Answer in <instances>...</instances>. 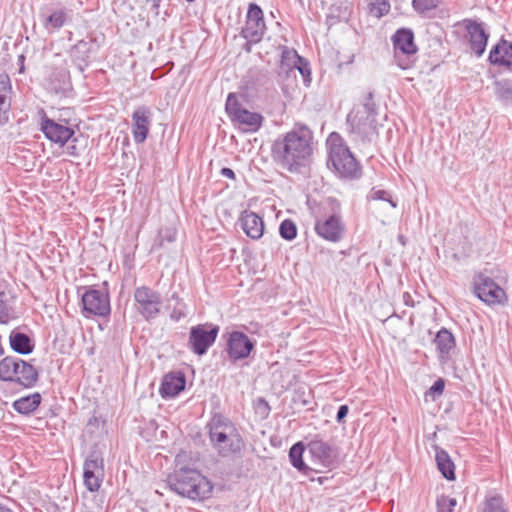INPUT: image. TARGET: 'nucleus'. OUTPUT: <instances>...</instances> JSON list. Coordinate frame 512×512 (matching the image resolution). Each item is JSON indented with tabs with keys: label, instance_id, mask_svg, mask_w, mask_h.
<instances>
[{
	"label": "nucleus",
	"instance_id": "49",
	"mask_svg": "<svg viewBox=\"0 0 512 512\" xmlns=\"http://www.w3.org/2000/svg\"><path fill=\"white\" fill-rule=\"evenodd\" d=\"M24 59H25V58H24V56H23V55H20V56H19V61L22 63L21 68H20V72H23V70H24V66H23V61H24Z\"/></svg>",
	"mask_w": 512,
	"mask_h": 512
},
{
	"label": "nucleus",
	"instance_id": "27",
	"mask_svg": "<svg viewBox=\"0 0 512 512\" xmlns=\"http://www.w3.org/2000/svg\"><path fill=\"white\" fill-rule=\"evenodd\" d=\"M9 344L14 352L22 355L30 354L34 350V343L32 339L27 334L16 330L11 331L9 335Z\"/></svg>",
	"mask_w": 512,
	"mask_h": 512
},
{
	"label": "nucleus",
	"instance_id": "46",
	"mask_svg": "<svg viewBox=\"0 0 512 512\" xmlns=\"http://www.w3.org/2000/svg\"><path fill=\"white\" fill-rule=\"evenodd\" d=\"M70 140H71L72 144L67 147V152L71 156H78L79 151L77 150V146L75 144L78 141V139L76 137H72V139H70Z\"/></svg>",
	"mask_w": 512,
	"mask_h": 512
},
{
	"label": "nucleus",
	"instance_id": "42",
	"mask_svg": "<svg viewBox=\"0 0 512 512\" xmlns=\"http://www.w3.org/2000/svg\"><path fill=\"white\" fill-rule=\"evenodd\" d=\"M369 199H372V200H383V201H387L390 203V205L395 208L397 206L396 202L392 199L391 195L389 192L385 191V190H377L375 188H373L370 193H369Z\"/></svg>",
	"mask_w": 512,
	"mask_h": 512
},
{
	"label": "nucleus",
	"instance_id": "21",
	"mask_svg": "<svg viewBox=\"0 0 512 512\" xmlns=\"http://www.w3.org/2000/svg\"><path fill=\"white\" fill-rule=\"evenodd\" d=\"M185 384L184 374L181 372H171L164 376L159 392L163 398L175 397L184 390Z\"/></svg>",
	"mask_w": 512,
	"mask_h": 512
},
{
	"label": "nucleus",
	"instance_id": "28",
	"mask_svg": "<svg viewBox=\"0 0 512 512\" xmlns=\"http://www.w3.org/2000/svg\"><path fill=\"white\" fill-rule=\"evenodd\" d=\"M41 400V394L35 392L15 400L13 402V408L20 414L29 415L39 407Z\"/></svg>",
	"mask_w": 512,
	"mask_h": 512
},
{
	"label": "nucleus",
	"instance_id": "43",
	"mask_svg": "<svg viewBox=\"0 0 512 512\" xmlns=\"http://www.w3.org/2000/svg\"><path fill=\"white\" fill-rule=\"evenodd\" d=\"M440 0H413L412 4L416 11L425 12L437 7Z\"/></svg>",
	"mask_w": 512,
	"mask_h": 512
},
{
	"label": "nucleus",
	"instance_id": "53",
	"mask_svg": "<svg viewBox=\"0 0 512 512\" xmlns=\"http://www.w3.org/2000/svg\"><path fill=\"white\" fill-rule=\"evenodd\" d=\"M288 60H286L285 62H287ZM286 66H289V63H285Z\"/></svg>",
	"mask_w": 512,
	"mask_h": 512
},
{
	"label": "nucleus",
	"instance_id": "23",
	"mask_svg": "<svg viewBox=\"0 0 512 512\" xmlns=\"http://www.w3.org/2000/svg\"><path fill=\"white\" fill-rule=\"evenodd\" d=\"M11 81L6 73L0 74V124L3 125L9 120L11 107Z\"/></svg>",
	"mask_w": 512,
	"mask_h": 512
},
{
	"label": "nucleus",
	"instance_id": "41",
	"mask_svg": "<svg viewBox=\"0 0 512 512\" xmlns=\"http://www.w3.org/2000/svg\"><path fill=\"white\" fill-rule=\"evenodd\" d=\"M172 298L176 300V305L173 307L170 313V318L173 321L178 322L181 318L186 316L185 304L179 299V297L176 294H173Z\"/></svg>",
	"mask_w": 512,
	"mask_h": 512
},
{
	"label": "nucleus",
	"instance_id": "11",
	"mask_svg": "<svg viewBox=\"0 0 512 512\" xmlns=\"http://www.w3.org/2000/svg\"><path fill=\"white\" fill-rule=\"evenodd\" d=\"M265 30L263 11L258 5L250 4L245 26L242 28V36L251 43H257L262 39Z\"/></svg>",
	"mask_w": 512,
	"mask_h": 512
},
{
	"label": "nucleus",
	"instance_id": "10",
	"mask_svg": "<svg viewBox=\"0 0 512 512\" xmlns=\"http://www.w3.org/2000/svg\"><path fill=\"white\" fill-rule=\"evenodd\" d=\"M392 40L398 66L402 69L409 68L411 62L408 57L417 52L413 31L411 29L401 28L396 31Z\"/></svg>",
	"mask_w": 512,
	"mask_h": 512
},
{
	"label": "nucleus",
	"instance_id": "33",
	"mask_svg": "<svg viewBox=\"0 0 512 512\" xmlns=\"http://www.w3.org/2000/svg\"><path fill=\"white\" fill-rule=\"evenodd\" d=\"M66 22V13L63 10H56L44 19L43 26L46 30L60 29Z\"/></svg>",
	"mask_w": 512,
	"mask_h": 512
},
{
	"label": "nucleus",
	"instance_id": "30",
	"mask_svg": "<svg viewBox=\"0 0 512 512\" xmlns=\"http://www.w3.org/2000/svg\"><path fill=\"white\" fill-rule=\"evenodd\" d=\"M90 48V42L80 40L70 49L71 59L81 71H83V67L87 64Z\"/></svg>",
	"mask_w": 512,
	"mask_h": 512
},
{
	"label": "nucleus",
	"instance_id": "34",
	"mask_svg": "<svg viewBox=\"0 0 512 512\" xmlns=\"http://www.w3.org/2000/svg\"><path fill=\"white\" fill-rule=\"evenodd\" d=\"M496 96L504 101H512V83L509 80H498L494 83Z\"/></svg>",
	"mask_w": 512,
	"mask_h": 512
},
{
	"label": "nucleus",
	"instance_id": "40",
	"mask_svg": "<svg viewBox=\"0 0 512 512\" xmlns=\"http://www.w3.org/2000/svg\"><path fill=\"white\" fill-rule=\"evenodd\" d=\"M437 512H453L457 505V500L446 495H441L437 499Z\"/></svg>",
	"mask_w": 512,
	"mask_h": 512
},
{
	"label": "nucleus",
	"instance_id": "5",
	"mask_svg": "<svg viewBox=\"0 0 512 512\" xmlns=\"http://www.w3.org/2000/svg\"><path fill=\"white\" fill-rule=\"evenodd\" d=\"M37 369L30 363L15 356L0 361V380L15 382L25 388H32L38 381Z\"/></svg>",
	"mask_w": 512,
	"mask_h": 512
},
{
	"label": "nucleus",
	"instance_id": "7",
	"mask_svg": "<svg viewBox=\"0 0 512 512\" xmlns=\"http://www.w3.org/2000/svg\"><path fill=\"white\" fill-rule=\"evenodd\" d=\"M473 287L475 295L489 306L505 305L508 301L505 290L484 273L474 276Z\"/></svg>",
	"mask_w": 512,
	"mask_h": 512
},
{
	"label": "nucleus",
	"instance_id": "15",
	"mask_svg": "<svg viewBox=\"0 0 512 512\" xmlns=\"http://www.w3.org/2000/svg\"><path fill=\"white\" fill-rule=\"evenodd\" d=\"M376 116L362 113L356 110L347 117L353 133L357 134L362 140H370V137L376 134Z\"/></svg>",
	"mask_w": 512,
	"mask_h": 512
},
{
	"label": "nucleus",
	"instance_id": "2",
	"mask_svg": "<svg viewBox=\"0 0 512 512\" xmlns=\"http://www.w3.org/2000/svg\"><path fill=\"white\" fill-rule=\"evenodd\" d=\"M209 440L213 449L221 457L239 453L244 441L235 424L221 414H215L207 424Z\"/></svg>",
	"mask_w": 512,
	"mask_h": 512
},
{
	"label": "nucleus",
	"instance_id": "22",
	"mask_svg": "<svg viewBox=\"0 0 512 512\" xmlns=\"http://www.w3.org/2000/svg\"><path fill=\"white\" fill-rule=\"evenodd\" d=\"M489 61L494 65H501L512 70V43L501 40L489 54Z\"/></svg>",
	"mask_w": 512,
	"mask_h": 512
},
{
	"label": "nucleus",
	"instance_id": "18",
	"mask_svg": "<svg viewBox=\"0 0 512 512\" xmlns=\"http://www.w3.org/2000/svg\"><path fill=\"white\" fill-rule=\"evenodd\" d=\"M316 233L330 242H338L343 235L344 225L337 215H331L324 220L318 219L315 223Z\"/></svg>",
	"mask_w": 512,
	"mask_h": 512
},
{
	"label": "nucleus",
	"instance_id": "20",
	"mask_svg": "<svg viewBox=\"0 0 512 512\" xmlns=\"http://www.w3.org/2000/svg\"><path fill=\"white\" fill-rule=\"evenodd\" d=\"M240 225L245 234L252 239H259L264 232L262 218L252 211H243L239 218Z\"/></svg>",
	"mask_w": 512,
	"mask_h": 512
},
{
	"label": "nucleus",
	"instance_id": "9",
	"mask_svg": "<svg viewBox=\"0 0 512 512\" xmlns=\"http://www.w3.org/2000/svg\"><path fill=\"white\" fill-rule=\"evenodd\" d=\"M219 333V326L199 324L190 329L188 345L197 355H204L214 344Z\"/></svg>",
	"mask_w": 512,
	"mask_h": 512
},
{
	"label": "nucleus",
	"instance_id": "38",
	"mask_svg": "<svg viewBox=\"0 0 512 512\" xmlns=\"http://www.w3.org/2000/svg\"><path fill=\"white\" fill-rule=\"evenodd\" d=\"M5 293L0 292V323L7 324L10 320L15 319V313L12 307H10L4 300Z\"/></svg>",
	"mask_w": 512,
	"mask_h": 512
},
{
	"label": "nucleus",
	"instance_id": "48",
	"mask_svg": "<svg viewBox=\"0 0 512 512\" xmlns=\"http://www.w3.org/2000/svg\"><path fill=\"white\" fill-rule=\"evenodd\" d=\"M403 302L406 306H410V307L414 306V300L408 292H405L403 294Z\"/></svg>",
	"mask_w": 512,
	"mask_h": 512
},
{
	"label": "nucleus",
	"instance_id": "26",
	"mask_svg": "<svg viewBox=\"0 0 512 512\" xmlns=\"http://www.w3.org/2000/svg\"><path fill=\"white\" fill-rule=\"evenodd\" d=\"M439 357L442 361H447L450 358L451 351L455 348V338L453 334L445 328H442L436 334L434 339Z\"/></svg>",
	"mask_w": 512,
	"mask_h": 512
},
{
	"label": "nucleus",
	"instance_id": "19",
	"mask_svg": "<svg viewBox=\"0 0 512 512\" xmlns=\"http://www.w3.org/2000/svg\"><path fill=\"white\" fill-rule=\"evenodd\" d=\"M70 74L65 60L48 67L47 81L55 92L63 91L68 86Z\"/></svg>",
	"mask_w": 512,
	"mask_h": 512
},
{
	"label": "nucleus",
	"instance_id": "8",
	"mask_svg": "<svg viewBox=\"0 0 512 512\" xmlns=\"http://www.w3.org/2000/svg\"><path fill=\"white\" fill-rule=\"evenodd\" d=\"M134 302L136 311L146 321L157 318L161 312V294L148 286H140L135 289Z\"/></svg>",
	"mask_w": 512,
	"mask_h": 512
},
{
	"label": "nucleus",
	"instance_id": "31",
	"mask_svg": "<svg viewBox=\"0 0 512 512\" xmlns=\"http://www.w3.org/2000/svg\"><path fill=\"white\" fill-rule=\"evenodd\" d=\"M286 60H293L294 66L289 67V71L287 70L286 73L289 72L294 73V68H297L299 72L302 74L304 81H306L307 77L310 76V70L308 68L307 63H303V59L297 55L295 51H284L282 55V61H281V70L283 71L285 69V61Z\"/></svg>",
	"mask_w": 512,
	"mask_h": 512
},
{
	"label": "nucleus",
	"instance_id": "51",
	"mask_svg": "<svg viewBox=\"0 0 512 512\" xmlns=\"http://www.w3.org/2000/svg\"><path fill=\"white\" fill-rule=\"evenodd\" d=\"M166 239H167V241L172 242V241H174L175 236L174 235H169V236L166 237Z\"/></svg>",
	"mask_w": 512,
	"mask_h": 512
},
{
	"label": "nucleus",
	"instance_id": "29",
	"mask_svg": "<svg viewBox=\"0 0 512 512\" xmlns=\"http://www.w3.org/2000/svg\"><path fill=\"white\" fill-rule=\"evenodd\" d=\"M437 467L441 474L447 479V480H454L455 479V466L452 462L450 456L446 451L440 448H436V455H435Z\"/></svg>",
	"mask_w": 512,
	"mask_h": 512
},
{
	"label": "nucleus",
	"instance_id": "50",
	"mask_svg": "<svg viewBox=\"0 0 512 512\" xmlns=\"http://www.w3.org/2000/svg\"><path fill=\"white\" fill-rule=\"evenodd\" d=\"M0 512H13V511L10 510L9 508L4 507V506H0Z\"/></svg>",
	"mask_w": 512,
	"mask_h": 512
},
{
	"label": "nucleus",
	"instance_id": "6",
	"mask_svg": "<svg viewBox=\"0 0 512 512\" xmlns=\"http://www.w3.org/2000/svg\"><path fill=\"white\" fill-rule=\"evenodd\" d=\"M225 109L230 120L243 132H256L262 126L263 116L244 108L232 93L227 97Z\"/></svg>",
	"mask_w": 512,
	"mask_h": 512
},
{
	"label": "nucleus",
	"instance_id": "52",
	"mask_svg": "<svg viewBox=\"0 0 512 512\" xmlns=\"http://www.w3.org/2000/svg\"><path fill=\"white\" fill-rule=\"evenodd\" d=\"M273 94H274V96H276V97H277V99L279 100V96H278V94H277V91H273Z\"/></svg>",
	"mask_w": 512,
	"mask_h": 512
},
{
	"label": "nucleus",
	"instance_id": "14",
	"mask_svg": "<svg viewBox=\"0 0 512 512\" xmlns=\"http://www.w3.org/2000/svg\"><path fill=\"white\" fill-rule=\"evenodd\" d=\"M82 304L87 315L106 316L110 313L109 296L100 290H87L82 296Z\"/></svg>",
	"mask_w": 512,
	"mask_h": 512
},
{
	"label": "nucleus",
	"instance_id": "36",
	"mask_svg": "<svg viewBox=\"0 0 512 512\" xmlns=\"http://www.w3.org/2000/svg\"><path fill=\"white\" fill-rule=\"evenodd\" d=\"M482 512H508L504 508L503 499L501 496L487 497L482 508Z\"/></svg>",
	"mask_w": 512,
	"mask_h": 512
},
{
	"label": "nucleus",
	"instance_id": "44",
	"mask_svg": "<svg viewBox=\"0 0 512 512\" xmlns=\"http://www.w3.org/2000/svg\"><path fill=\"white\" fill-rule=\"evenodd\" d=\"M444 388H445V382L442 378H439L429 388L427 394L432 395L433 399H435L436 397L442 395Z\"/></svg>",
	"mask_w": 512,
	"mask_h": 512
},
{
	"label": "nucleus",
	"instance_id": "3",
	"mask_svg": "<svg viewBox=\"0 0 512 512\" xmlns=\"http://www.w3.org/2000/svg\"><path fill=\"white\" fill-rule=\"evenodd\" d=\"M166 483L176 494L193 501H202L210 497L213 485L196 469L181 468L168 475Z\"/></svg>",
	"mask_w": 512,
	"mask_h": 512
},
{
	"label": "nucleus",
	"instance_id": "12",
	"mask_svg": "<svg viewBox=\"0 0 512 512\" xmlns=\"http://www.w3.org/2000/svg\"><path fill=\"white\" fill-rule=\"evenodd\" d=\"M104 477V461L97 453H92L83 465L84 485L90 492H96L101 487Z\"/></svg>",
	"mask_w": 512,
	"mask_h": 512
},
{
	"label": "nucleus",
	"instance_id": "13",
	"mask_svg": "<svg viewBox=\"0 0 512 512\" xmlns=\"http://www.w3.org/2000/svg\"><path fill=\"white\" fill-rule=\"evenodd\" d=\"M255 343L245 333L233 331L227 338V354L231 361L236 362L249 357Z\"/></svg>",
	"mask_w": 512,
	"mask_h": 512
},
{
	"label": "nucleus",
	"instance_id": "32",
	"mask_svg": "<svg viewBox=\"0 0 512 512\" xmlns=\"http://www.w3.org/2000/svg\"><path fill=\"white\" fill-rule=\"evenodd\" d=\"M305 451V446L302 442L295 443L289 450V459L293 467H295L298 471L306 473L309 468L303 461V453Z\"/></svg>",
	"mask_w": 512,
	"mask_h": 512
},
{
	"label": "nucleus",
	"instance_id": "47",
	"mask_svg": "<svg viewBox=\"0 0 512 512\" xmlns=\"http://www.w3.org/2000/svg\"><path fill=\"white\" fill-rule=\"evenodd\" d=\"M221 175L230 179H235L234 171L227 167L221 169Z\"/></svg>",
	"mask_w": 512,
	"mask_h": 512
},
{
	"label": "nucleus",
	"instance_id": "37",
	"mask_svg": "<svg viewBox=\"0 0 512 512\" xmlns=\"http://www.w3.org/2000/svg\"><path fill=\"white\" fill-rule=\"evenodd\" d=\"M361 111L364 114L377 115V105L373 100V92L366 91L361 98Z\"/></svg>",
	"mask_w": 512,
	"mask_h": 512
},
{
	"label": "nucleus",
	"instance_id": "39",
	"mask_svg": "<svg viewBox=\"0 0 512 512\" xmlns=\"http://www.w3.org/2000/svg\"><path fill=\"white\" fill-rule=\"evenodd\" d=\"M279 233L285 240L291 241L297 236V227L292 220H284L279 227Z\"/></svg>",
	"mask_w": 512,
	"mask_h": 512
},
{
	"label": "nucleus",
	"instance_id": "24",
	"mask_svg": "<svg viewBox=\"0 0 512 512\" xmlns=\"http://www.w3.org/2000/svg\"><path fill=\"white\" fill-rule=\"evenodd\" d=\"M467 31L470 36V46L477 56H481L486 48L488 41V34L485 32L482 24L470 23L467 26Z\"/></svg>",
	"mask_w": 512,
	"mask_h": 512
},
{
	"label": "nucleus",
	"instance_id": "17",
	"mask_svg": "<svg viewBox=\"0 0 512 512\" xmlns=\"http://www.w3.org/2000/svg\"><path fill=\"white\" fill-rule=\"evenodd\" d=\"M152 121V112L146 106L138 107L132 114V134L134 141L143 143L149 134Z\"/></svg>",
	"mask_w": 512,
	"mask_h": 512
},
{
	"label": "nucleus",
	"instance_id": "1",
	"mask_svg": "<svg viewBox=\"0 0 512 512\" xmlns=\"http://www.w3.org/2000/svg\"><path fill=\"white\" fill-rule=\"evenodd\" d=\"M314 149L313 131L303 123H296L273 142L271 156L277 166L294 173L309 164Z\"/></svg>",
	"mask_w": 512,
	"mask_h": 512
},
{
	"label": "nucleus",
	"instance_id": "45",
	"mask_svg": "<svg viewBox=\"0 0 512 512\" xmlns=\"http://www.w3.org/2000/svg\"><path fill=\"white\" fill-rule=\"evenodd\" d=\"M348 412H349V407L347 405H341L338 408V411L336 414V421L338 423H342L344 421L345 417L347 416Z\"/></svg>",
	"mask_w": 512,
	"mask_h": 512
},
{
	"label": "nucleus",
	"instance_id": "16",
	"mask_svg": "<svg viewBox=\"0 0 512 512\" xmlns=\"http://www.w3.org/2000/svg\"><path fill=\"white\" fill-rule=\"evenodd\" d=\"M41 131L47 139L60 146H64L74 136V130L66 123L56 122L46 116L42 118Z\"/></svg>",
	"mask_w": 512,
	"mask_h": 512
},
{
	"label": "nucleus",
	"instance_id": "35",
	"mask_svg": "<svg viewBox=\"0 0 512 512\" xmlns=\"http://www.w3.org/2000/svg\"><path fill=\"white\" fill-rule=\"evenodd\" d=\"M370 13L380 18L387 14L390 10V3L388 0H366Z\"/></svg>",
	"mask_w": 512,
	"mask_h": 512
},
{
	"label": "nucleus",
	"instance_id": "25",
	"mask_svg": "<svg viewBox=\"0 0 512 512\" xmlns=\"http://www.w3.org/2000/svg\"><path fill=\"white\" fill-rule=\"evenodd\" d=\"M307 448L317 463L328 466L332 462V448L327 442L320 439H313L308 443Z\"/></svg>",
	"mask_w": 512,
	"mask_h": 512
},
{
	"label": "nucleus",
	"instance_id": "4",
	"mask_svg": "<svg viewBox=\"0 0 512 512\" xmlns=\"http://www.w3.org/2000/svg\"><path fill=\"white\" fill-rule=\"evenodd\" d=\"M327 144L329 146V162L334 170L343 178H357L361 174V168L349 148L343 143V139L337 133H331Z\"/></svg>",
	"mask_w": 512,
	"mask_h": 512
}]
</instances>
